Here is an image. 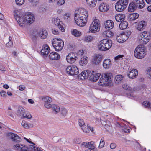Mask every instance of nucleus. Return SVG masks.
<instances>
[{
    "mask_svg": "<svg viewBox=\"0 0 151 151\" xmlns=\"http://www.w3.org/2000/svg\"><path fill=\"white\" fill-rule=\"evenodd\" d=\"M52 32L53 34L55 35H57L59 34V32L58 30L55 28L52 29Z\"/></svg>",
    "mask_w": 151,
    "mask_h": 151,
    "instance_id": "57",
    "label": "nucleus"
},
{
    "mask_svg": "<svg viewBox=\"0 0 151 151\" xmlns=\"http://www.w3.org/2000/svg\"><path fill=\"white\" fill-rule=\"evenodd\" d=\"M116 146V144L115 143H111L110 144V148L111 149H115Z\"/></svg>",
    "mask_w": 151,
    "mask_h": 151,
    "instance_id": "59",
    "label": "nucleus"
},
{
    "mask_svg": "<svg viewBox=\"0 0 151 151\" xmlns=\"http://www.w3.org/2000/svg\"><path fill=\"white\" fill-rule=\"evenodd\" d=\"M71 17V14L69 13H66L63 15V18L65 21H68L69 20Z\"/></svg>",
    "mask_w": 151,
    "mask_h": 151,
    "instance_id": "41",
    "label": "nucleus"
},
{
    "mask_svg": "<svg viewBox=\"0 0 151 151\" xmlns=\"http://www.w3.org/2000/svg\"><path fill=\"white\" fill-rule=\"evenodd\" d=\"M89 126L86 125L82 127L81 129L83 132L86 133H88L89 132Z\"/></svg>",
    "mask_w": 151,
    "mask_h": 151,
    "instance_id": "46",
    "label": "nucleus"
},
{
    "mask_svg": "<svg viewBox=\"0 0 151 151\" xmlns=\"http://www.w3.org/2000/svg\"><path fill=\"white\" fill-rule=\"evenodd\" d=\"M78 123L81 128L82 127H83L84 126L86 125L83 120L82 119H79Z\"/></svg>",
    "mask_w": 151,
    "mask_h": 151,
    "instance_id": "50",
    "label": "nucleus"
},
{
    "mask_svg": "<svg viewBox=\"0 0 151 151\" xmlns=\"http://www.w3.org/2000/svg\"><path fill=\"white\" fill-rule=\"evenodd\" d=\"M103 35L104 37H111L113 36V34L112 32L110 30H106L104 32Z\"/></svg>",
    "mask_w": 151,
    "mask_h": 151,
    "instance_id": "39",
    "label": "nucleus"
},
{
    "mask_svg": "<svg viewBox=\"0 0 151 151\" xmlns=\"http://www.w3.org/2000/svg\"><path fill=\"white\" fill-rule=\"evenodd\" d=\"M10 38V37H9V41L8 43L6 44V45L8 47H12L13 45L12 41L11 40Z\"/></svg>",
    "mask_w": 151,
    "mask_h": 151,
    "instance_id": "55",
    "label": "nucleus"
},
{
    "mask_svg": "<svg viewBox=\"0 0 151 151\" xmlns=\"http://www.w3.org/2000/svg\"><path fill=\"white\" fill-rule=\"evenodd\" d=\"M146 74L147 77L151 79V67L148 68L146 70Z\"/></svg>",
    "mask_w": 151,
    "mask_h": 151,
    "instance_id": "47",
    "label": "nucleus"
},
{
    "mask_svg": "<svg viewBox=\"0 0 151 151\" xmlns=\"http://www.w3.org/2000/svg\"><path fill=\"white\" fill-rule=\"evenodd\" d=\"M8 115L10 116H13V114L11 111H8Z\"/></svg>",
    "mask_w": 151,
    "mask_h": 151,
    "instance_id": "64",
    "label": "nucleus"
},
{
    "mask_svg": "<svg viewBox=\"0 0 151 151\" xmlns=\"http://www.w3.org/2000/svg\"><path fill=\"white\" fill-rule=\"evenodd\" d=\"M124 57L123 55H119L115 57V60H120Z\"/></svg>",
    "mask_w": 151,
    "mask_h": 151,
    "instance_id": "58",
    "label": "nucleus"
},
{
    "mask_svg": "<svg viewBox=\"0 0 151 151\" xmlns=\"http://www.w3.org/2000/svg\"><path fill=\"white\" fill-rule=\"evenodd\" d=\"M93 39V37L90 35H88L84 37V40L86 42H89L92 41Z\"/></svg>",
    "mask_w": 151,
    "mask_h": 151,
    "instance_id": "45",
    "label": "nucleus"
},
{
    "mask_svg": "<svg viewBox=\"0 0 151 151\" xmlns=\"http://www.w3.org/2000/svg\"><path fill=\"white\" fill-rule=\"evenodd\" d=\"M49 58L52 60H58L60 58V55L55 52L50 53L49 55Z\"/></svg>",
    "mask_w": 151,
    "mask_h": 151,
    "instance_id": "28",
    "label": "nucleus"
},
{
    "mask_svg": "<svg viewBox=\"0 0 151 151\" xmlns=\"http://www.w3.org/2000/svg\"><path fill=\"white\" fill-rule=\"evenodd\" d=\"M74 142L76 144H79L81 142V140L78 138H76L74 139Z\"/></svg>",
    "mask_w": 151,
    "mask_h": 151,
    "instance_id": "62",
    "label": "nucleus"
},
{
    "mask_svg": "<svg viewBox=\"0 0 151 151\" xmlns=\"http://www.w3.org/2000/svg\"><path fill=\"white\" fill-rule=\"evenodd\" d=\"M89 79L93 82L96 81L101 76V74L96 71L91 70L89 72Z\"/></svg>",
    "mask_w": 151,
    "mask_h": 151,
    "instance_id": "13",
    "label": "nucleus"
},
{
    "mask_svg": "<svg viewBox=\"0 0 151 151\" xmlns=\"http://www.w3.org/2000/svg\"><path fill=\"white\" fill-rule=\"evenodd\" d=\"M115 18L117 21L119 22L123 20L125 18V16L123 14H119L115 15Z\"/></svg>",
    "mask_w": 151,
    "mask_h": 151,
    "instance_id": "33",
    "label": "nucleus"
},
{
    "mask_svg": "<svg viewBox=\"0 0 151 151\" xmlns=\"http://www.w3.org/2000/svg\"><path fill=\"white\" fill-rule=\"evenodd\" d=\"M105 145L104 138L102 137L100 141L99 145L98 146V148H103Z\"/></svg>",
    "mask_w": 151,
    "mask_h": 151,
    "instance_id": "48",
    "label": "nucleus"
},
{
    "mask_svg": "<svg viewBox=\"0 0 151 151\" xmlns=\"http://www.w3.org/2000/svg\"><path fill=\"white\" fill-rule=\"evenodd\" d=\"M103 56L100 54H95L93 56L91 60L92 64L94 65H97L102 59Z\"/></svg>",
    "mask_w": 151,
    "mask_h": 151,
    "instance_id": "14",
    "label": "nucleus"
},
{
    "mask_svg": "<svg viewBox=\"0 0 151 151\" xmlns=\"http://www.w3.org/2000/svg\"><path fill=\"white\" fill-rule=\"evenodd\" d=\"M21 117L23 118H27L28 119H30L32 118V116L29 113L26 111Z\"/></svg>",
    "mask_w": 151,
    "mask_h": 151,
    "instance_id": "44",
    "label": "nucleus"
},
{
    "mask_svg": "<svg viewBox=\"0 0 151 151\" xmlns=\"http://www.w3.org/2000/svg\"><path fill=\"white\" fill-rule=\"evenodd\" d=\"M33 148V145L27 146L22 144H16L13 146V149L17 151H32Z\"/></svg>",
    "mask_w": 151,
    "mask_h": 151,
    "instance_id": "8",
    "label": "nucleus"
},
{
    "mask_svg": "<svg viewBox=\"0 0 151 151\" xmlns=\"http://www.w3.org/2000/svg\"><path fill=\"white\" fill-rule=\"evenodd\" d=\"M39 37L42 39H44L47 38L48 34V32L45 29H41L38 32Z\"/></svg>",
    "mask_w": 151,
    "mask_h": 151,
    "instance_id": "24",
    "label": "nucleus"
},
{
    "mask_svg": "<svg viewBox=\"0 0 151 151\" xmlns=\"http://www.w3.org/2000/svg\"><path fill=\"white\" fill-rule=\"evenodd\" d=\"M111 40L108 39H103L100 41L98 44V49L100 51H105L108 50L112 46Z\"/></svg>",
    "mask_w": 151,
    "mask_h": 151,
    "instance_id": "4",
    "label": "nucleus"
},
{
    "mask_svg": "<svg viewBox=\"0 0 151 151\" xmlns=\"http://www.w3.org/2000/svg\"><path fill=\"white\" fill-rule=\"evenodd\" d=\"M67 62L70 64L74 63L76 60L77 57L73 53H69L66 58Z\"/></svg>",
    "mask_w": 151,
    "mask_h": 151,
    "instance_id": "18",
    "label": "nucleus"
},
{
    "mask_svg": "<svg viewBox=\"0 0 151 151\" xmlns=\"http://www.w3.org/2000/svg\"><path fill=\"white\" fill-rule=\"evenodd\" d=\"M88 145V143H87V142H84L81 145V146L82 148L86 147L87 148Z\"/></svg>",
    "mask_w": 151,
    "mask_h": 151,
    "instance_id": "60",
    "label": "nucleus"
},
{
    "mask_svg": "<svg viewBox=\"0 0 151 151\" xmlns=\"http://www.w3.org/2000/svg\"><path fill=\"white\" fill-rule=\"evenodd\" d=\"M122 131L124 132L125 133H129L130 132V130L129 129H122Z\"/></svg>",
    "mask_w": 151,
    "mask_h": 151,
    "instance_id": "63",
    "label": "nucleus"
},
{
    "mask_svg": "<svg viewBox=\"0 0 151 151\" xmlns=\"http://www.w3.org/2000/svg\"><path fill=\"white\" fill-rule=\"evenodd\" d=\"M65 0H58L57 2V4L58 5H62L65 3Z\"/></svg>",
    "mask_w": 151,
    "mask_h": 151,
    "instance_id": "54",
    "label": "nucleus"
},
{
    "mask_svg": "<svg viewBox=\"0 0 151 151\" xmlns=\"http://www.w3.org/2000/svg\"><path fill=\"white\" fill-rule=\"evenodd\" d=\"M123 76L121 75H118L115 77L114 81L116 84H119L122 81Z\"/></svg>",
    "mask_w": 151,
    "mask_h": 151,
    "instance_id": "31",
    "label": "nucleus"
},
{
    "mask_svg": "<svg viewBox=\"0 0 151 151\" xmlns=\"http://www.w3.org/2000/svg\"><path fill=\"white\" fill-rule=\"evenodd\" d=\"M6 136L12 141L17 143L20 142L21 140V138L19 136L13 133H8L6 134Z\"/></svg>",
    "mask_w": 151,
    "mask_h": 151,
    "instance_id": "15",
    "label": "nucleus"
},
{
    "mask_svg": "<svg viewBox=\"0 0 151 151\" xmlns=\"http://www.w3.org/2000/svg\"><path fill=\"white\" fill-rule=\"evenodd\" d=\"M139 17V15L137 13H132L129 15V17L130 20H134L137 19Z\"/></svg>",
    "mask_w": 151,
    "mask_h": 151,
    "instance_id": "40",
    "label": "nucleus"
},
{
    "mask_svg": "<svg viewBox=\"0 0 151 151\" xmlns=\"http://www.w3.org/2000/svg\"><path fill=\"white\" fill-rule=\"evenodd\" d=\"M88 13L84 8H80L75 12L74 15L75 20L76 24L81 27L86 25L88 21Z\"/></svg>",
    "mask_w": 151,
    "mask_h": 151,
    "instance_id": "1",
    "label": "nucleus"
},
{
    "mask_svg": "<svg viewBox=\"0 0 151 151\" xmlns=\"http://www.w3.org/2000/svg\"><path fill=\"white\" fill-rule=\"evenodd\" d=\"M101 24L98 19H94L90 24L89 28V32L94 33L98 32L100 29Z\"/></svg>",
    "mask_w": 151,
    "mask_h": 151,
    "instance_id": "6",
    "label": "nucleus"
},
{
    "mask_svg": "<svg viewBox=\"0 0 151 151\" xmlns=\"http://www.w3.org/2000/svg\"><path fill=\"white\" fill-rule=\"evenodd\" d=\"M129 0H119L115 6L116 10L121 12L124 10L127 7Z\"/></svg>",
    "mask_w": 151,
    "mask_h": 151,
    "instance_id": "10",
    "label": "nucleus"
},
{
    "mask_svg": "<svg viewBox=\"0 0 151 151\" xmlns=\"http://www.w3.org/2000/svg\"><path fill=\"white\" fill-rule=\"evenodd\" d=\"M112 65V63L110 59H107L104 60L103 62V66L105 69L109 68Z\"/></svg>",
    "mask_w": 151,
    "mask_h": 151,
    "instance_id": "25",
    "label": "nucleus"
},
{
    "mask_svg": "<svg viewBox=\"0 0 151 151\" xmlns=\"http://www.w3.org/2000/svg\"><path fill=\"white\" fill-rule=\"evenodd\" d=\"M147 53L146 48L143 45H138L135 48L134 55L137 59H142L145 56Z\"/></svg>",
    "mask_w": 151,
    "mask_h": 151,
    "instance_id": "5",
    "label": "nucleus"
},
{
    "mask_svg": "<svg viewBox=\"0 0 151 151\" xmlns=\"http://www.w3.org/2000/svg\"><path fill=\"white\" fill-rule=\"evenodd\" d=\"M19 11L18 9H15L13 11L15 18L19 24L22 18V17L19 15Z\"/></svg>",
    "mask_w": 151,
    "mask_h": 151,
    "instance_id": "29",
    "label": "nucleus"
},
{
    "mask_svg": "<svg viewBox=\"0 0 151 151\" xmlns=\"http://www.w3.org/2000/svg\"><path fill=\"white\" fill-rule=\"evenodd\" d=\"M122 87L124 89L126 90H128L129 91H132V88L129 86L125 84H123L122 85Z\"/></svg>",
    "mask_w": 151,
    "mask_h": 151,
    "instance_id": "51",
    "label": "nucleus"
},
{
    "mask_svg": "<svg viewBox=\"0 0 151 151\" xmlns=\"http://www.w3.org/2000/svg\"><path fill=\"white\" fill-rule=\"evenodd\" d=\"M50 51V48L48 45L47 44L43 45L41 50V54L45 56H47Z\"/></svg>",
    "mask_w": 151,
    "mask_h": 151,
    "instance_id": "20",
    "label": "nucleus"
},
{
    "mask_svg": "<svg viewBox=\"0 0 151 151\" xmlns=\"http://www.w3.org/2000/svg\"><path fill=\"white\" fill-rule=\"evenodd\" d=\"M131 34V32L129 31H126L119 34L117 36V41L120 43L124 42L127 40Z\"/></svg>",
    "mask_w": 151,
    "mask_h": 151,
    "instance_id": "11",
    "label": "nucleus"
},
{
    "mask_svg": "<svg viewBox=\"0 0 151 151\" xmlns=\"http://www.w3.org/2000/svg\"><path fill=\"white\" fill-rule=\"evenodd\" d=\"M53 22L55 25L58 27L60 30L63 32L65 31V26L63 24V22L60 21L59 18L57 17L54 18Z\"/></svg>",
    "mask_w": 151,
    "mask_h": 151,
    "instance_id": "16",
    "label": "nucleus"
},
{
    "mask_svg": "<svg viewBox=\"0 0 151 151\" xmlns=\"http://www.w3.org/2000/svg\"><path fill=\"white\" fill-rule=\"evenodd\" d=\"M66 72L67 74L73 76L78 74L79 70L77 66L75 65H71L66 68Z\"/></svg>",
    "mask_w": 151,
    "mask_h": 151,
    "instance_id": "12",
    "label": "nucleus"
},
{
    "mask_svg": "<svg viewBox=\"0 0 151 151\" xmlns=\"http://www.w3.org/2000/svg\"><path fill=\"white\" fill-rule=\"evenodd\" d=\"M137 5H138V7L141 9L144 8L145 6V3L144 0H134Z\"/></svg>",
    "mask_w": 151,
    "mask_h": 151,
    "instance_id": "35",
    "label": "nucleus"
},
{
    "mask_svg": "<svg viewBox=\"0 0 151 151\" xmlns=\"http://www.w3.org/2000/svg\"><path fill=\"white\" fill-rule=\"evenodd\" d=\"M112 77V75L111 73L106 72L102 74L98 82V85L102 86H111Z\"/></svg>",
    "mask_w": 151,
    "mask_h": 151,
    "instance_id": "2",
    "label": "nucleus"
},
{
    "mask_svg": "<svg viewBox=\"0 0 151 151\" xmlns=\"http://www.w3.org/2000/svg\"><path fill=\"white\" fill-rule=\"evenodd\" d=\"M52 44L55 50L57 51L61 50L64 46V42L60 38H55L53 39Z\"/></svg>",
    "mask_w": 151,
    "mask_h": 151,
    "instance_id": "9",
    "label": "nucleus"
},
{
    "mask_svg": "<svg viewBox=\"0 0 151 151\" xmlns=\"http://www.w3.org/2000/svg\"><path fill=\"white\" fill-rule=\"evenodd\" d=\"M0 95L2 97L4 98H6L7 96V95L6 92L4 90H2L1 91Z\"/></svg>",
    "mask_w": 151,
    "mask_h": 151,
    "instance_id": "56",
    "label": "nucleus"
},
{
    "mask_svg": "<svg viewBox=\"0 0 151 151\" xmlns=\"http://www.w3.org/2000/svg\"><path fill=\"white\" fill-rule=\"evenodd\" d=\"M142 105L145 107L151 108V103H150L149 101H144L142 103Z\"/></svg>",
    "mask_w": 151,
    "mask_h": 151,
    "instance_id": "49",
    "label": "nucleus"
},
{
    "mask_svg": "<svg viewBox=\"0 0 151 151\" xmlns=\"http://www.w3.org/2000/svg\"><path fill=\"white\" fill-rule=\"evenodd\" d=\"M105 28L108 29H111L114 26L113 22L111 20H108L104 23Z\"/></svg>",
    "mask_w": 151,
    "mask_h": 151,
    "instance_id": "26",
    "label": "nucleus"
},
{
    "mask_svg": "<svg viewBox=\"0 0 151 151\" xmlns=\"http://www.w3.org/2000/svg\"><path fill=\"white\" fill-rule=\"evenodd\" d=\"M138 72L137 70L135 69H133L127 74V76L130 79H134L137 76Z\"/></svg>",
    "mask_w": 151,
    "mask_h": 151,
    "instance_id": "23",
    "label": "nucleus"
},
{
    "mask_svg": "<svg viewBox=\"0 0 151 151\" xmlns=\"http://www.w3.org/2000/svg\"><path fill=\"white\" fill-rule=\"evenodd\" d=\"M109 8V6L106 3H102L100 4L99 6L100 11L104 12H107Z\"/></svg>",
    "mask_w": 151,
    "mask_h": 151,
    "instance_id": "22",
    "label": "nucleus"
},
{
    "mask_svg": "<svg viewBox=\"0 0 151 151\" xmlns=\"http://www.w3.org/2000/svg\"><path fill=\"white\" fill-rule=\"evenodd\" d=\"M128 23L126 21H123L121 22L119 26L120 29L124 30L126 29L128 27Z\"/></svg>",
    "mask_w": 151,
    "mask_h": 151,
    "instance_id": "37",
    "label": "nucleus"
},
{
    "mask_svg": "<svg viewBox=\"0 0 151 151\" xmlns=\"http://www.w3.org/2000/svg\"><path fill=\"white\" fill-rule=\"evenodd\" d=\"M25 86L23 85H21L19 86V88L21 91H23L25 89Z\"/></svg>",
    "mask_w": 151,
    "mask_h": 151,
    "instance_id": "61",
    "label": "nucleus"
},
{
    "mask_svg": "<svg viewBox=\"0 0 151 151\" xmlns=\"http://www.w3.org/2000/svg\"><path fill=\"white\" fill-rule=\"evenodd\" d=\"M89 70H85L83 71L81 74L78 76V79L79 80H83L86 79L87 77L89 78Z\"/></svg>",
    "mask_w": 151,
    "mask_h": 151,
    "instance_id": "21",
    "label": "nucleus"
},
{
    "mask_svg": "<svg viewBox=\"0 0 151 151\" xmlns=\"http://www.w3.org/2000/svg\"><path fill=\"white\" fill-rule=\"evenodd\" d=\"M151 37L149 33L147 31L140 33L138 37V40L142 44H146L151 39Z\"/></svg>",
    "mask_w": 151,
    "mask_h": 151,
    "instance_id": "7",
    "label": "nucleus"
},
{
    "mask_svg": "<svg viewBox=\"0 0 151 151\" xmlns=\"http://www.w3.org/2000/svg\"><path fill=\"white\" fill-rule=\"evenodd\" d=\"M71 32L73 35L77 37H79L82 35V33L80 31L76 29H73Z\"/></svg>",
    "mask_w": 151,
    "mask_h": 151,
    "instance_id": "38",
    "label": "nucleus"
},
{
    "mask_svg": "<svg viewBox=\"0 0 151 151\" xmlns=\"http://www.w3.org/2000/svg\"><path fill=\"white\" fill-rule=\"evenodd\" d=\"M61 115L63 116H65L68 113V111L67 109L64 108H62L60 111Z\"/></svg>",
    "mask_w": 151,
    "mask_h": 151,
    "instance_id": "43",
    "label": "nucleus"
},
{
    "mask_svg": "<svg viewBox=\"0 0 151 151\" xmlns=\"http://www.w3.org/2000/svg\"><path fill=\"white\" fill-rule=\"evenodd\" d=\"M88 62V58L86 56H83L81 58L79 61V65L81 66H86Z\"/></svg>",
    "mask_w": 151,
    "mask_h": 151,
    "instance_id": "27",
    "label": "nucleus"
},
{
    "mask_svg": "<svg viewBox=\"0 0 151 151\" xmlns=\"http://www.w3.org/2000/svg\"><path fill=\"white\" fill-rule=\"evenodd\" d=\"M42 100L44 102V106L47 108H51L52 105L50 104L52 101V98L49 96L43 97L42 98Z\"/></svg>",
    "mask_w": 151,
    "mask_h": 151,
    "instance_id": "17",
    "label": "nucleus"
},
{
    "mask_svg": "<svg viewBox=\"0 0 151 151\" xmlns=\"http://www.w3.org/2000/svg\"><path fill=\"white\" fill-rule=\"evenodd\" d=\"M15 2L17 5H21L24 3V0H15Z\"/></svg>",
    "mask_w": 151,
    "mask_h": 151,
    "instance_id": "52",
    "label": "nucleus"
},
{
    "mask_svg": "<svg viewBox=\"0 0 151 151\" xmlns=\"http://www.w3.org/2000/svg\"><path fill=\"white\" fill-rule=\"evenodd\" d=\"M26 111L24 107L21 106H19L17 111V115L22 116Z\"/></svg>",
    "mask_w": 151,
    "mask_h": 151,
    "instance_id": "34",
    "label": "nucleus"
},
{
    "mask_svg": "<svg viewBox=\"0 0 151 151\" xmlns=\"http://www.w3.org/2000/svg\"><path fill=\"white\" fill-rule=\"evenodd\" d=\"M22 126L24 128H28L29 127V126L26 123V122L25 121H22L21 124Z\"/></svg>",
    "mask_w": 151,
    "mask_h": 151,
    "instance_id": "53",
    "label": "nucleus"
},
{
    "mask_svg": "<svg viewBox=\"0 0 151 151\" xmlns=\"http://www.w3.org/2000/svg\"><path fill=\"white\" fill-rule=\"evenodd\" d=\"M52 109L54 113L56 114L59 113L60 111V107L55 104L52 105Z\"/></svg>",
    "mask_w": 151,
    "mask_h": 151,
    "instance_id": "36",
    "label": "nucleus"
},
{
    "mask_svg": "<svg viewBox=\"0 0 151 151\" xmlns=\"http://www.w3.org/2000/svg\"><path fill=\"white\" fill-rule=\"evenodd\" d=\"M137 7H138V5L135 3L134 2H132L129 4L128 10L129 12H132L134 11V10L136 9Z\"/></svg>",
    "mask_w": 151,
    "mask_h": 151,
    "instance_id": "30",
    "label": "nucleus"
},
{
    "mask_svg": "<svg viewBox=\"0 0 151 151\" xmlns=\"http://www.w3.org/2000/svg\"><path fill=\"white\" fill-rule=\"evenodd\" d=\"M87 143H88L87 148L94 150L95 149V146L94 145V142L93 141L87 142Z\"/></svg>",
    "mask_w": 151,
    "mask_h": 151,
    "instance_id": "42",
    "label": "nucleus"
},
{
    "mask_svg": "<svg viewBox=\"0 0 151 151\" xmlns=\"http://www.w3.org/2000/svg\"><path fill=\"white\" fill-rule=\"evenodd\" d=\"M35 20L34 16L31 13H27L22 16V18L19 23L21 27H23L27 25L32 24Z\"/></svg>",
    "mask_w": 151,
    "mask_h": 151,
    "instance_id": "3",
    "label": "nucleus"
},
{
    "mask_svg": "<svg viewBox=\"0 0 151 151\" xmlns=\"http://www.w3.org/2000/svg\"><path fill=\"white\" fill-rule=\"evenodd\" d=\"M137 23L136 28L139 31L143 30L146 27L147 24L146 22L144 20L140 21Z\"/></svg>",
    "mask_w": 151,
    "mask_h": 151,
    "instance_id": "19",
    "label": "nucleus"
},
{
    "mask_svg": "<svg viewBox=\"0 0 151 151\" xmlns=\"http://www.w3.org/2000/svg\"><path fill=\"white\" fill-rule=\"evenodd\" d=\"M87 5L90 8H94L96 4V0H86Z\"/></svg>",
    "mask_w": 151,
    "mask_h": 151,
    "instance_id": "32",
    "label": "nucleus"
}]
</instances>
